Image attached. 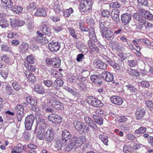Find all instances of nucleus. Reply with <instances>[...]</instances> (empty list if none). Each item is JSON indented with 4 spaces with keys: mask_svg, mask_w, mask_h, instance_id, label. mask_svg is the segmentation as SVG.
Masks as SVG:
<instances>
[{
    "mask_svg": "<svg viewBox=\"0 0 153 153\" xmlns=\"http://www.w3.org/2000/svg\"><path fill=\"white\" fill-rule=\"evenodd\" d=\"M62 140H56L55 146L56 149L58 150H60L61 149L62 145H65L66 143H62Z\"/></svg>",
    "mask_w": 153,
    "mask_h": 153,
    "instance_id": "obj_36",
    "label": "nucleus"
},
{
    "mask_svg": "<svg viewBox=\"0 0 153 153\" xmlns=\"http://www.w3.org/2000/svg\"><path fill=\"white\" fill-rule=\"evenodd\" d=\"M18 146L15 147L14 149L18 153H19L23 151V149L22 148V145L21 144H19Z\"/></svg>",
    "mask_w": 153,
    "mask_h": 153,
    "instance_id": "obj_61",
    "label": "nucleus"
},
{
    "mask_svg": "<svg viewBox=\"0 0 153 153\" xmlns=\"http://www.w3.org/2000/svg\"><path fill=\"white\" fill-rule=\"evenodd\" d=\"M48 118L50 121L56 124L59 123L62 121L61 117L57 114H51Z\"/></svg>",
    "mask_w": 153,
    "mask_h": 153,
    "instance_id": "obj_9",
    "label": "nucleus"
},
{
    "mask_svg": "<svg viewBox=\"0 0 153 153\" xmlns=\"http://www.w3.org/2000/svg\"><path fill=\"white\" fill-rule=\"evenodd\" d=\"M24 65L25 67L28 68L32 72H34L36 70L35 68L31 65H29L27 62H24Z\"/></svg>",
    "mask_w": 153,
    "mask_h": 153,
    "instance_id": "obj_58",
    "label": "nucleus"
},
{
    "mask_svg": "<svg viewBox=\"0 0 153 153\" xmlns=\"http://www.w3.org/2000/svg\"><path fill=\"white\" fill-rule=\"evenodd\" d=\"M26 76L30 82L32 83H34L36 81L35 76L30 71H26L25 72Z\"/></svg>",
    "mask_w": 153,
    "mask_h": 153,
    "instance_id": "obj_25",
    "label": "nucleus"
},
{
    "mask_svg": "<svg viewBox=\"0 0 153 153\" xmlns=\"http://www.w3.org/2000/svg\"><path fill=\"white\" fill-rule=\"evenodd\" d=\"M110 100L112 103L118 105H121L123 102V100L120 97L116 96H112L110 98Z\"/></svg>",
    "mask_w": 153,
    "mask_h": 153,
    "instance_id": "obj_18",
    "label": "nucleus"
},
{
    "mask_svg": "<svg viewBox=\"0 0 153 153\" xmlns=\"http://www.w3.org/2000/svg\"><path fill=\"white\" fill-rule=\"evenodd\" d=\"M64 83V82L60 78H57L53 83V87L56 90H58L59 88L62 86Z\"/></svg>",
    "mask_w": 153,
    "mask_h": 153,
    "instance_id": "obj_19",
    "label": "nucleus"
},
{
    "mask_svg": "<svg viewBox=\"0 0 153 153\" xmlns=\"http://www.w3.org/2000/svg\"><path fill=\"white\" fill-rule=\"evenodd\" d=\"M48 46L50 51L53 52L57 51L59 49L60 47V44L57 42H52L49 43Z\"/></svg>",
    "mask_w": 153,
    "mask_h": 153,
    "instance_id": "obj_10",
    "label": "nucleus"
},
{
    "mask_svg": "<svg viewBox=\"0 0 153 153\" xmlns=\"http://www.w3.org/2000/svg\"><path fill=\"white\" fill-rule=\"evenodd\" d=\"M90 78L91 79L93 82L95 83H99V84H101L100 82H99V79L98 76H95L94 75H92L91 76Z\"/></svg>",
    "mask_w": 153,
    "mask_h": 153,
    "instance_id": "obj_56",
    "label": "nucleus"
},
{
    "mask_svg": "<svg viewBox=\"0 0 153 153\" xmlns=\"http://www.w3.org/2000/svg\"><path fill=\"white\" fill-rule=\"evenodd\" d=\"M89 103L92 106L95 107H100L102 106V103L98 99L94 97H91L90 100H88Z\"/></svg>",
    "mask_w": 153,
    "mask_h": 153,
    "instance_id": "obj_8",
    "label": "nucleus"
},
{
    "mask_svg": "<svg viewBox=\"0 0 153 153\" xmlns=\"http://www.w3.org/2000/svg\"><path fill=\"white\" fill-rule=\"evenodd\" d=\"M88 45L90 50L93 52L97 53L99 51V49L97 46L94 41H92L91 40H88Z\"/></svg>",
    "mask_w": 153,
    "mask_h": 153,
    "instance_id": "obj_15",
    "label": "nucleus"
},
{
    "mask_svg": "<svg viewBox=\"0 0 153 153\" xmlns=\"http://www.w3.org/2000/svg\"><path fill=\"white\" fill-rule=\"evenodd\" d=\"M34 15L37 16H45L47 15V13L46 10L44 8H39L37 9Z\"/></svg>",
    "mask_w": 153,
    "mask_h": 153,
    "instance_id": "obj_26",
    "label": "nucleus"
},
{
    "mask_svg": "<svg viewBox=\"0 0 153 153\" xmlns=\"http://www.w3.org/2000/svg\"><path fill=\"white\" fill-rule=\"evenodd\" d=\"M89 37L90 38L89 40H91L92 41L96 42L97 41V39L96 36L94 29L92 27L89 29Z\"/></svg>",
    "mask_w": 153,
    "mask_h": 153,
    "instance_id": "obj_28",
    "label": "nucleus"
},
{
    "mask_svg": "<svg viewBox=\"0 0 153 153\" xmlns=\"http://www.w3.org/2000/svg\"><path fill=\"white\" fill-rule=\"evenodd\" d=\"M146 104L148 108L150 110H152L153 108V104L151 101H146Z\"/></svg>",
    "mask_w": 153,
    "mask_h": 153,
    "instance_id": "obj_64",
    "label": "nucleus"
},
{
    "mask_svg": "<svg viewBox=\"0 0 153 153\" xmlns=\"http://www.w3.org/2000/svg\"><path fill=\"white\" fill-rule=\"evenodd\" d=\"M93 3L92 0H82L79 5V8L84 13L89 12L92 8Z\"/></svg>",
    "mask_w": 153,
    "mask_h": 153,
    "instance_id": "obj_1",
    "label": "nucleus"
},
{
    "mask_svg": "<svg viewBox=\"0 0 153 153\" xmlns=\"http://www.w3.org/2000/svg\"><path fill=\"white\" fill-rule=\"evenodd\" d=\"M1 59L5 63H9L10 62V58L8 55L6 54L0 56Z\"/></svg>",
    "mask_w": 153,
    "mask_h": 153,
    "instance_id": "obj_42",
    "label": "nucleus"
},
{
    "mask_svg": "<svg viewBox=\"0 0 153 153\" xmlns=\"http://www.w3.org/2000/svg\"><path fill=\"white\" fill-rule=\"evenodd\" d=\"M137 84L141 86L144 88H148L150 85L149 82L146 81H143L141 82H137Z\"/></svg>",
    "mask_w": 153,
    "mask_h": 153,
    "instance_id": "obj_45",
    "label": "nucleus"
},
{
    "mask_svg": "<svg viewBox=\"0 0 153 153\" xmlns=\"http://www.w3.org/2000/svg\"><path fill=\"white\" fill-rule=\"evenodd\" d=\"M9 24L5 19H1L0 20V25L2 28L6 27Z\"/></svg>",
    "mask_w": 153,
    "mask_h": 153,
    "instance_id": "obj_49",
    "label": "nucleus"
},
{
    "mask_svg": "<svg viewBox=\"0 0 153 153\" xmlns=\"http://www.w3.org/2000/svg\"><path fill=\"white\" fill-rule=\"evenodd\" d=\"M40 30L45 35H49L51 33V28L50 25L47 22H42L40 27Z\"/></svg>",
    "mask_w": 153,
    "mask_h": 153,
    "instance_id": "obj_3",
    "label": "nucleus"
},
{
    "mask_svg": "<svg viewBox=\"0 0 153 153\" xmlns=\"http://www.w3.org/2000/svg\"><path fill=\"white\" fill-rule=\"evenodd\" d=\"M12 84L14 88L17 91H19L21 88V85L16 81H13L12 82Z\"/></svg>",
    "mask_w": 153,
    "mask_h": 153,
    "instance_id": "obj_39",
    "label": "nucleus"
},
{
    "mask_svg": "<svg viewBox=\"0 0 153 153\" xmlns=\"http://www.w3.org/2000/svg\"><path fill=\"white\" fill-rule=\"evenodd\" d=\"M47 40L46 37H43L38 36L36 38V41L38 43L42 44H46L48 43V41H47Z\"/></svg>",
    "mask_w": 153,
    "mask_h": 153,
    "instance_id": "obj_34",
    "label": "nucleus"
},
{
    "mask_svg": "<svg viewBox=\"0 0 153 153\" xmlns=\"http://www.w3.org/2000/svg\"><path fill=\"white\" fill-rule=\"evenodd\" d=\"M52 65L53 67L58 68L60 67L61 60L59 57H57L52 58Z\"/></svg>",
    "mask_w": 153,
    "mask_h": 153,
    "instance_id": "obj_23",
    "label": "nucleus"
},
{
    "mask_svg": "<svg viewBox=\"0 0 153 153\" xmlns=\"http://www.w3.org/2000/svg\"><path fill=\"white\" fill-rule=\"evenodd\" d=\"M73 11L72 8L71 7L66 9L63 11L64 16L65 17H69L71 14L73 12Z\"/></svg>",
    "mask_w": 153,
    "mask_h": 153,
    "instance_id": "obj_44",
    "label": "nucleus"
},
{
    "mask_svg": "<svg viewBox=\"0 0 153 153\" xmlns=\"http://www.w3.org/2000/svg\"><path fill=\"white\" fill-rule=\"evenodd\" d=\"M62 139L63 140L62 143H66L68 140H69L71 138V135L70 133L66 130L63 131L62 133Z\"/></svg>",
    "mask_w": 153,
    "mask_h": 153,
    "instance_id": "obj_13",
    "label": "nucleus"
},
{
    "mask_svg": "<svg viewBox=\"0 0 153 153\" xmlns=\"http://www.w3.org/2000/svg\"><path fill=\"white\" fill-rule=\"evenodd\" d=\"M56 89L54 88L51 89L45 92L46 95L48 96L53 97L56 93Z\"/></svg>",
    "mask_w": 153,
    "mask_h": 153,
    "instance_id": "obj_41",
    "label": "nucleus"
},
{
    "mask_svg": "<svg viewBox=\"0 0 153 153\" xmlns=\"http://www.w3.org/2000/svg\"><path fill=\"white\" fill-rule=\"evenodd\" d=\"M36 119L37 121L39 122L40 125L42 126H45L46 123L44 119V116L40 112H37L35 114Z\"/></svg>",
    "mask_w": 153,
    "mask_h": 153,
    "instance_id": "obj_12",
    "label": "nucleus"
},
{
    "mask_svg": "<svg viewBox=\"0 0 153 153\" xmlns=\"http://www.w3.org/2000/svg\"><path fill=\"white\" fill-rule=\"evenodd\" d=\"M32 1L31 3H30L28 6L31 9H34L37 7V1L36 0H30Z\"/></svg>",
    "mask_w": 153,
    "mask_h": 153,
    "instance_id": "obj_53",
    "label": "nucleus"
},
{
    "mask_svg": "<svg viewBox=\"0 0 153 153\" xmlns=\"http://www.w3.org/2000/svg\"><path fill=\"white\" fill-rule=\"evenodd\" d=\"M99 137L105 145H108V140L107 137H105L104 135H100L99 136Z\"/></svg>",
    "mask_w": 153,
    "mask_h": 153,
    "instance_id": "obj_50",
    "label": "nucleus"
},
{
    "mask_svg": "<svg viewBox=\"0 0 153 153\" xmlns=\"http://www.w3.org/2000/svg\"><path fill=\"white\" fill-rule=\"evenodd\" d=\"M25 24V22L21 20H14L13 21H11L10 23V25L12 28H15L16 27H21Z\"/></svg>",
    "mask_w": 153,
    "mask_h": 153,
    "instance_id": "obj_21",
    "label": "nucleus"
},
{
    "mask_svg": "<svg viewBox=\"0 0 153 153\" xmlns=\"http://www.w3.org/2000/svg\"><path fill=\"white\" fill-rule=\"evenodd\" d=\"M101 77L104 79L105 80L108 82H112L113 84L115 82L113 81L114 76L113 75L110 73L106 71H104L101 74Z\"/></svg>",
    "mask_w": 153,
    "mask_h": 153,
    "instance_id": "obj_6",
    "label": "nucleus"
},
{
    "mask_svg": "<svg viewBox=\"0 0 153 153\" xmlns=\"http://www.w3.org/2000/svg\"><path fill=\"white\" fill-rule=\"evenodd\" d=\"M29 46L27 43L26 42L22 43L20 45L19 51L21 54L25 53L28 50Z\"/></svg>",
    "mask_w": 153,
    "mask_h": 153,
    "instance_id": "obj_17",
    "label": "nucleus"
},
{
    "mask_svg": "<svg viewBox=\"0 0 153 153\" xmlns=\"http://www.w3.org/2000/svg\"><path fill=\"white\" fill-rule=\"evenodd\" d=\"M86 127V125L83 124L81 127L79 128L78 131L81 133H86L88 132V128Z\"/></svg>",
    "mask_w": 153,
    "mask_h": 153,
    "instance_id": "obj_46",
    "label": "nucleus"
},
{
    "mask_svg": "<svg viewBox=\"0 0 153 153\" xmlns=\"http://www.w3.org/2000/svg\"><path fill=\"white\" fill-rule=\"evenodd\" d=\"M83 46V44L81 42H77L76 43V47L79 49L82 52H83L84 50H86V52H88V50L86 48H83L82 47Z\"/></svg>",
    "mask_w": 153,
    "mask_h": 153,
    "instance_id": "obj_38",
    "label": "nucleus"
},
{
    "mask_svg": "<svg viewBox=\"0 0 153 153\" xmlns=\"http://www.w3.org/2000/svg\"><path fill=\"white\" fill-rule=\"evenodd\" d=\"M131 19V15L127 13L123 14L121 16V20L124 25H126L128 24Z\"/></svg>",
    "mask_w": 153,
    "mask_h": 153,
    "instance_id": "obj_14",
    "label": "nucleus"
},
{
    "mask_svg": "<svg viewBox=\"0 0 153 153\" xmlns=\"http://www.w3.org/2000/svg\"><path fill=\"white\" fill-rule=\"evenodd\" d=\"M6 91L9 95H13L14 94L13 88L9 85H7L6 86Z\"/></svg>",
    "mask_w": 153,
    "mask_h": 153,
    "instance_id": "obj_51",
    "label": "nucleus"
},
{
    "mask_svg": "<svg viewBox=\"0 0 153 153\" xmlns=\"http://www.w3.org/2000/svg\"><path fill=\"white\" fill-rule=\"evenodd\" d=\"M49 16L50 19L53 22H57L60 20L59 17L57 16L55 13H50Z\"/></svg>",
    "mask_w": 153,
    "mask_h": 153,
    "instance_id": "obj_40",
    "label": "nucleus"
},
{
    "mask_svg": "<svg viewBox=\"0 0 153 153\" xmlns=\"http://www.w3.org/2000/svg\"><path fill=\"white\" fill-rule=\"evenodd\" d=\"M145 110L144 108H138L136 112V117L137 120H139L142 119L145 114Z\"/></svg>",
    "mask_w": 153,
    "mask_h": 153,
    "instance_id": "obj_16",
    "label": "nucleus"
},
{
    "mask_svg": "<svg viewBox=\"0 0 153 153\" xmlns=\"http://www.w3.org/2000/svg\"><path fill=\"white\" fill-rule=\"evenodd\" d=\"M128 73L131 76H137L139 75V72L136 70L129 69L127 70Z\"/></svg>",
    "mask_w": 153,
    "mask_h": 153,
    "instance_id": "obj_47",
    "label": "nucleus"
},
{
    "mask_svg": "<svg viewBox=\"0 0 153 153\" xmlns=\"http://www.w3.org/2000/svg\"><path fill=\"white\" fill-rule=\"evenodd\" d=\"M146 129L145 127H141L135 131V133L136 134H143L146 131Z\"/></svg>",
    "mask_w": 153,
    "mask_h": 153,
    "instance_id": "obj_48",
    "label": "nucleus"
},
{
    "mask_svg": "<svg viewBox=\"0 0 153 153\" xmlns=\"http://www.w3.org/2000/svg\"><path fill=\"white\" fill-rule=\"evenodd\" d=\"M147 11L146 10L144 9L143 8H140L138 10V13L141 15L142 17L144 18V16H145L146 13V12Z\"/></svg>",
    "mask_w": 153,
    "mask_h": 153,
    "instance_id": "obj_62",
    "label": "nucleus"
},
{
    "mask_svg": "<svg viewBox=\"0 0 153 153\" xmlns=\"http://www.w3.org/2000/svg\"><path fill=\"white\" fill-rule=\"evenodd\" d=\"M133 17L135 19L140 22L143 21V19L137 13H134L133 15Z\"/></svg>",
    "mask_w": 153,
    "mask_h": 153,
    "instance_id": "obj_59",
    "label": "nucleus"
},
{
    "mask_svg": "<svg viewBox=\"0 0 153 153\" xmlns=\"http://www.w3.org/2000/svg\"><path fill=\"white\" fill-rule=\"evenodd\" d=\"M83 124L80 121H76L74 122V125L76 129L78 131Z\"/></svg>",
    "mask_w": 153,
    "mask_h": 153,
    "instance_id": "obj_57",
    "label": "nucleus"
},
{
    "mask_svg": "<svg viewBox=\"0 0 153 153\" xmlns=\"http://www.w3.org/2000/svg\"><path fill=\"white\" fill-rule=\"evenodd\" d=\"M122 5L118 2H113L111 3L110 6L112 8H120L122 6Z\"/></svg>",
    "mask_w": 153,
    "mask_h": 153,
    "instance_id": "obj_55",
    "label": "nucleus"
},
{
    "mask_svg": "<svg viewBox=\"0 0 153 153\" xmlns=\"http://www.w3.org/2000/svg\"><path fill=\"white\" fill-rule=\"evenodd\" d=\"M119 14L120 11L117 8L113 9L111 12V17L116 23H118L120 22Z\"/></svg>",
    "mask_w": 153,
    "mask_h": 153,
    "instance_id": "obj_5",
    "label": "nucleus"
},
{
    "mask_svg": "<svg viewBox=\"0 0 153 153\" xmlns=\"http://www.w3.org/2000/svg\"><path fill=\"white\" fill-rule=\"evenodd\" d=\"M145 15L144 16V18L146 19L149 20L153 19V15L150 13L149 11H147Z\"/></svg>",
    "mask_w": 153,
    "mask_h": 153,
    "instance_id": "obj_52",
    "label": "nucleus"
},
{
    "mask_svg": "<svg viewBox=\"0 0 153 153\" xmlns=\"http://www.w3.org/2000/svg\"><path fill=\"white\" fill-rule=\"evenodd\" d=\"M35 119L34 117L31 114L27 116L25 122V126L27 130H30Z\"/></svg>",
    "mask_w": 153,
    "mask_h": 153,
    "instance_id": "obj_2",
    "label": "nucleus"
},
{
    "mask_svg": "<svg viewBox=\"0 0 153 153\" xmlns=\"http://www.w3.org/2000/svg\"><path fill=\"white\" fill-rule=\"evenodd\" d=\"M27 62H27L28 64H32L34 63L35 59L34 56L31 54L27 56L25 58Z\"/></svg>",
    "mask_w": 153,
    "mask_h": 153,
    "instance_id": "obj_33",
    "label": "nucleus"
},
{
    "mask_svg": "<svg viewBox=\"0 0 153 153\" xmlns=\"http://www.w3.org/2000/svg\"><path fill=\"white\" fill-rule=\"evenodd\" d=\"M77 143V137H73L70 141V146H68L69 149H68V148H66V149L68 151L71 150L74 147L78 146L79 144Z\"/></svg>",
    "mask_w": 153,
    "mask_h": 153,
    "instance_id": "obj_20",
    "label": "nucleus"
},
{
    "mask_svg": "<svg viewBox=\"0 0 153 153\" xmlns=\"http://www.w3.org/2000/svg\"><path fill=\"white\" fill-rule=\"evenodd\" d=\"M140 22L143 23L144 25L146 28L152 27V25L151 24L149 23L148 21L143 19L142 21H141Z\"/></svg>",
    "mask_w": 153,
    "mask_h": 153,
    "instance_id": "obj_60",
    "label": "nucleus"
},
{
    "mask_svg": "<svg viewBox=\"0 0 153 153\" xmlns=\"http://www.w3.org/2000/svg\"><path fill=\"white\" fill-rule=\"evenodd\" d=\"M119 121L120 122H125L128 120V118L126 116H121L118 118Z\"/></svg>",
    "mask_w": 153,
    "mask_h": 153,
    "instance_id": "obj_63",
    "label": "nucleus"
},
{
    "mask_svg": "<svg viewBox=\"0 0 153 153\" xmlns=\"http://www.w3.org/2000/svg\"><path fill=\"white\" fill-rule=\"evenodd\" d=\"M54 133L53 130L51 128H49L45 134V140L49 142H51L53 139Z\"/></svg>",
    "mask_w": 153,
    "mask_h": 153,
    "instance_id": "obj_7",
    "label": "nucleus"
},
{
    "mask_svg": "<svg viewBox=\"0 0 153 153\" xmlns=\"http://www.w3.org/2000/svg\"><path fill=\"white\" fill-rule=\"evenodd\" d=\"M133 149L129 145H125L123 147V151L125 153H134Z\"/></svg>",
    "mask_w": 153,
    "mask_h": 153,
    "instance_id": "obj_32",
    "label": "nucleus"
},
{
    "mask_svg": "<svg viewBox=\"0 0 153 153\" xmlns=\"http://www.w3.org/2000/svg\"><path fill=\"white\" fill-rule=\"evenodd\" d=\"M99 25L100 31L102 33H103L107 28L105 24V22L103 20L100 21L99 22Z\"/></svg>",
    "mask_w": 153,
    "mask_h": 153,
    "instance_id": "obj_35",
    "label": "nucleus"
},
{
    "mask_svg": "<svg viewBox=\"0 0 153 153\" xmlns=\"http://www.w3.org/2000/svg\"><path fill=\"white\" fill-rule=\"evenodd\" d=\"M128 90L130 92L131 94L133 95L137 94L138 90L134 86L131 84H129L126 85Z\"/></svg>",
    "mask_w": 153,
    "mask_h": 153,
    "instance_id": "obj_29",
    "label": "nucleus"
},
{
    "mask_svg": "<svg viewBox=\"0 0 153 153\" xmlns=\"http://www.w3.org/2000/svg\"><path fill=\"white\" fill-rule=\"evenodd\" d=\"M93 117L94 118V122L98 125L101 126L103 124V119L101 117L95 114L93 115Z\"/></svg>",
    "mask_w": 153,
    "mask_h": 153,
    "instance_id": "obj_31",
    "label": "nucleus"
},
{
    "mask_svg": "<svg viewBox=\"0 0 153 153\" xmlns=\"http://www.w3.org/2000/svg\"><path fill=\"white\" fill-rule=\"evenodd\" d=\"M34 89L35 92L39 94H43L45 93L44 89L42 86L37 84L34 85Z\"/></svg>",
    "mask_w": 153,
    "mask_h": 153,
    "instance_id": "obj_30",
    "label": "nucleus"
},
{
    "mask_svg": "<svg viewBox=\"0 0 153 153\" xmlns=\"http://www.w3.org/2000/svg\"><path fill=\"white\" fill-rule=\"evenodd\" d=\"M84 120L86 123L91 127L94 130L96 131L98 130V127L95 124L92 119L88 117H85Z\"/></svg>",
    "mask_w": 153,
    "mask_h": 153,
    "instance_id": "obj_11",
    "label": "nucleus"
},
{
    "mask_svg": "<svg viewBox=\"0 0 153 153\" xmlns=\"http://www.w3.org/2000/svg\"><path fill=\"white\" fill-rule=\"evenodd\" d=\"M22 109H21V110L20 111H16L18 120L19 122H20L22 120L24 115V108Z\"/></svg>",
    "mask_w": 153,
    "mask_h": 153,
    "instance_id": "obj_37",
    "label": "nucleus"
},
{
    "mask_svg": "<svg viewBox=\"0 0 153 153\" xmlns=\"http://www.w3.org/2000/svg\"><path fill=\"white\" fill-rule=\"evenodd\" d=\"M13 10L14 13H19L22 12V8L20 6H16L13 7Z\"/></svg>",
    "mask_w": 153,
    "mask_h": 153,
    "instance_id": "obj_54",
    "label": "nucleus"
},
{
    "mask_svg": "<svg viewBox=\"0 0 153 153\" xmlns=\"http://www.w3.org/2000/svg\"><path fill=\"white\" fill-rule=\"evenodd\" d=\"M102 35L108 40L113 39L114 35L113 32L110 30H106L105 32L102 33Z\"/></svg>",
    "mask_w": 153,
    "mask_h": 153,
    "instance_id": "obj_22",
    "label": "nucleus"
},
{
    "mask_svg": "<svg viewBox=\"0 0 153 153\" xmlns=\"http://www.w3.org/2000/svg\"><path fill=\"white\" fill-rule=\"evenodd\" d=\"M54 10L56 13H59L62 10V7H61L60 4L59 3L58 1L57 0L53 6Z\"/></svg>",
    "mask_w": 153,
    "mask_h": 153,
    "instance_id": "obj_27",
    "label": "nucleus"
},
{
    "mask_svg": "<svg viewBox=\"0 0 153 153\" xmlns=\"http://www.w3.org/2000/svg\"><path fill=\"white\" fill-rule=\"evenodd\" d=\"M77 140L79 144H82L86 141L85 136L84 135H81L78 138L77 137Z\"/></svg>",
    "mask_w": 153,
    "mask_h": 153,
    "instance_id": "obj_43",
    "label": "nucleus"
},
{
    "mask_svg": "<svg viewBox=\"0 0 153 153\" xmlns=\"http://www.w3.org/2000/svg\"><path fill=\"white\" fill-rule=\"evenodd\" d=\"M48 103L56 109L61 110L63 108V105L62 103L53 99H49Z\"/></svg>",
    "mask_w": 153,
    "mask_h": 153,
    "instance_id": "obj_4",
    "label": "nucleus"
},
{
    "mask_svg": "<svg viewBox=\"0 0 153 153\" xmlns=\"http://www.w3.org/2000/svg\"><path fill=\"white\" fill-rule=\"evenodd\" d=\"M94 64L95 66L97 68L103 70H105L106 69L107 65L102 62L100 60L95 61Z\"/></svg>",
    "mask_w": 153,
    "mask_h": 153,
    "instance_id": "obj_24",
    "label": "nucleus"
}]
</instances>
